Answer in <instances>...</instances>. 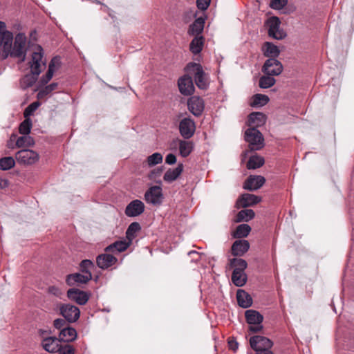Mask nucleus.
Segmentation results:
<instances>
[{"mask_svg":"<svg viewBox=\"0 0 354 354\" xmlns=\"http://www.w3.org/2000/svg\"><path fill=\"white\" fill-rule=\"evenodd\" d=\"M185 70L188 73L194 75L195 83L199 88H207L208 86L207 77L200 64L190 62L187 65Z\"/></svg>","mask_w":354,"mask_h":354,"instance_id":"1","label":"nucleus"},{"mask_svg":"<svg viewBox=\"0 0 354 354\" xmlns=\"http://www.w3.org/2000/svg\"><path fill=\"white\" fill-rule=\"evenodd\" d=\"M250 344L251 348L256 351V354H274L270 348L272 342L263 336L254 335L250 337Z\"/></svg>","mask_w":354,"mask_h":354,"instance_id":"2","label":"nucleus"},{"mask_svg":"<svg viewBox=\"0 0 354 354\" xmlns=\"http://www.w3.org/2000/svg\"><path fill=\"white\" fill-rule=\"evenodd\" d=\"M245 140L249 144L250 149L259 150L264 146L262 133L256 128H249L245 132Z\"/></svg>","mask_w":354,"mask_h":354,"instance_id":"3","label":"nucleus"},{"mask_svg":"<svg viewBox=\"0 0 354 354\" xmlns=\"http://www.w3.org/2000/svg\"><path fill=\"white\" fill-rule=\"evenodd\" d=\"M26 36L24 34L19 33L15 37L13 48H11L10 50L7 51V53H10L11 57L19 58L21 62H24L26 57Z\"/></svg>","mask_w":354,"mask_h":354,"instance_id":"4","label":"nucleus"},{"mask_svg":"<svg viewBox=\"0 0 354 354\" xmlns=\"http://www.w3.org/2000/svg\"><path fill=\"white\" fill-rule=\"evenodd\" d=\"M247 323L250 325L249 331L255 333L261 331L263 328L261 323L263 316L257 310H248L245 313Z\"/></svg>","mask_w":354,"mask_h":354,"instance_id":"5","label":"nucleus"},{"mask_svg":"<svg viewBox=\"0 0 354 354\" xmlns=\"http://www.w3.org/2000/svg\"><path fill=\"white\" fill-rule=\"evenodd\" d=\"M281 21L277 17H271L266 21L268 27V34L269 37L275 39H282L286 37V33L280 30Z\"/></svg>","mask_w":354,"mask_h":354,"instance_id":"6","label":"nucleus"},{"mask_svg":"<svg viewBox=\"0 0 354 354\" xmlns=\"http://www.w3.org/2000/svg\"><path fill=\"white\" fill-rule=\"evenodd\" d=\"M15 158L19 164L29 165L37 162L39 156L33 150L21 149L16 153Z\"/></svg>","mask_w":354,"mask_h":354,"instance_id":"7","label":"nucleus"},{"mask_svg":"<svg viewBox=\"0 0 354 354\" xmlns=\"http://www.w3.org/2000/svg\"><path fill=\"white\" fill-rule=\"evenodd\" d=\"M42 57H43L42 48L40 46H38L37 48V50L32 53V60L30 62L31 73L35 77H34V80H32V82L28 84V86L32 85V83L35 81V80L37 79V77L41 73L40 68H41Z\"/></svg>","mask_w":354,"mask_h":354,"instance_id":"8","label":"nucleus"},{"mask_svg":"<svg viewBox=\"0 0 354 354\" xmlns=\"http://www.w3.org/2000/svg\"><path fill=\"white\" fill-rule=\"evenodd\" d=\"M282 71V64L274 58L268 59L262 67V72L268 75H279Z\"/></svg>","mask_w":354,"mask_h":354,"instance_id":"9","label":"nucleus"},{"mask_svg":"<svg viewBox=\"0 0 354 354\" xmlns=\"http://www.w3.org/2000/svg\"><path fill=\"white\" fill-rule=\"evenodd\" d=\"M196 131V124L194 121L190 118H183L179 123V131L184 139L192 138Z\"/></svg>","mask_w":354,"mask_h":354,"instance_id":"10","label":"nucleus"},{"mask_svg":"<svg viewBox=\"0 0 354 354\" xmlns=\"http://www.w3.org/2000/svg\"><path fill=\"white\" fill-rule=\"evenodd\" d=\"M60 313L68 322H76L80 315V309L71 304H62L59 308Z\"/></svg>","mask_w":354,"mask_h":354,"instance_id":"11","label":"nucleus"},{"mask_svg":"<svg viewBox=\"0 0 354 354\" xmlns=\"http://www.w3.org/2000/svg\"><path fill=\"white\" fill-rule=\"evenodd\" d=\"M187 107L189 111L195 116L201 115L204 111L205 102L203 98L194 95L187 100Z\"/></svg>","mask_w":354,"mask_h":354,"instance_id":"12","label":"nucleus"},{"mask_svg":"<svg viewBox=\"0 0 354 354\" xmlns=\"http://www.w3.org/2000/svg\"><path fill=\"white\" fill-rule=\"evenodd\" d=\"M13 40L12 33L6 30V24L0 21V46H3V50L7 53L12 47Z\"/></svg>","mask_w":354,"mask_h":354,"instance_id":"13","label":"nucleus"},{"mask_svg":"<svg viewBox=\"0 0 354 354\" xmlns=\"http://www.w3.org/2000/svg\"><path fill=\"white\" fill-rule=\"evenodd\" d=\"M68 297L79 305H84L89 299L90 295L85 291L77 288H71L67 291Z\"/></svg>","mask_w":354,"mask_h":354,"instance_id":"14","label":"nucleus"},{"mask_svg":"<svg viewBox=\"0 0 354 354\" xmlns=\"http://www.w3.org/2000/svg\"><path fill=\"white\" fill-rule=\"evenodd\" d=\"M145 210L144 203L138 199L132 201L125 208V214L129 217H135L140 215Z\"/></svg>","mask_w":354,"mask_h":354,"instance_id":"15","label":"nucleus"},{"mask_svg":"<svg viewBox=\"0 0 354 354\" xmlns=\"http://www.w3.org/2000/svg\"><path fill=\"white\" fill-rule=\"evenodd\" d=\"M180 92L184 95H190L194 92V86L192 77L184 75L178 80Z\"/></svg>","mask_w":354,"mask_h":354,"instance_id":"16","label":"nucleus"},{"mask_svg":"<svg viewBox=\"0 0 354 354\" xmlns=\"http://www.w3.org/2000/svg\"><path fill=\"white\" fill-rule=\"evenodd\" d=\"M92 279V274H70L66 276V283L69 286L87 283Z\"/></svg>","mask_w":354,"mask_h":354,"instance_id":"17","label":"nucleus"},{"mask_svg":"<svg viewBox=\"0 0 354 354\" xmlns=\"http://www.w3.org/2000/svg\"><path fill=\"white\" fill-rule=\"evenodd\" d=\"M110 252L99 254L96 258L97 266L102 269L106 270L113 266L118 261V259Z\"/></svg>","mask_w":354,"mask_h":354,"instance_id":"18","label":"nucleus"},{"mask_svg":"<svg viewBox=\"0 0 354 354\" xmlns=\"http://www.w3.org/2000/svg\"><path fill=\"white\" fill-rule=\"evenodd\" d=\"M162 196V189L159 186H153L149 188L145 194L146 201L151 204H159L161 203Z\"/></svg>","mask_w":354,"mask_h":354,"instance_id":"19","label":"nucleus"},{"mask_svg":"<svg viewBox=\"0 0 354 354\" xmlns=\"http://www.w3.org/2000/svg\"><path fill=\"white\" fill-rule=\"evenodd\" d=\"M62 340L55 337H48L43 339L41 346L43 348L50 353H58Z\"/></svg>","mask_w":354,"mask_h":354,"instance_id":"20","label":"nucleus"},{"mask_svg":"<svg viewBox=\"0 0 354 354\" xmlns=\"http://www.w3.org/2000/svg\"><path fill=\"white\" fill-rule=\"evenodd\" d=\"M266 179L261 176H250L244 183L243 188L250 191H254L261 187Z\"/></svg>","mask_w":354,"mask_h":354,"instance_id":"21","label":"nucleus"},{"mask_svg":"<svg viewBox=\"0 0 354 354\" xmlns=\"http://www.w3.org/2000/svg\"><path fill=\"white\" fill-rule=\"evenodd\" d=\"M261 198L251 194H243L237 200L236 205L239 207H247L259 203Z\"/></svg>","mask_w":354,"mask_h":354,"instance_id":"22","label":"nucleus"},{"mask_svg":"<svg viewBox=\"0 0 354 354\" xmlns=\"http://www.w3.org/2000/svg\"><path fill=\"white\" fill-rule=\"evenodd\" d=\"M250 248L249 242L246 240H237L232 245V254L235 257L243 256Z\"/></svg>","mask_w":354,"mask_h":354,"instance_id":"23","label":"nucleus"},{"mask_svg":"<svg viewBox=\"0 0 354 354\" xmlns=\"http://www.w3.org/2000/svg\"><path fill=\"white\" fill-rule=\"evenodd\" d=\"M266 115L260 112H253L248 116V123L250 128H256L263 126L266 122Z\"/></svg>","mask_w":354,"mask_h":354,"instance_id":"24","label":"nucleus"},{"mask_svg":"<svg viewBox=\"0 0 354 354\" xmlns=\"http://www.w3.org/2000/svg\"><path fill=\"white\" fill-rule=\"evenodd\" d=\"M205 25V19L198 17L189 26L187 33L192 36H201V34L203 31Z\"/></svg>","mask_w":354,"mask_h":354,"instance_id":"25","label":"nucleus"},{"mask_svg":"<svg viewBox=\"0 0 354 354\" xmlns=\"http://www.w3.org/2000/svg\"><path fill=\"white\" fill-rule=\"evenodd\" d=\"M262 51L264 56L269 58L276 59L280 54L279 48L271 42L266 41L262 46Z\"/></svg>","mask_w":354,"mask_h":354,"instance_id":"26","label":"nucleus"},{"mask_svg":"<svg viewBox=\"0 0 354 354\" xmlns=\"http://www.w3.org/2000/svg\"><path fill=\"white\" fill-rule=\"evenodd\" d=\"M131 244L129 241H118L107 246L104 251L106 252L119 253L125 251Z\"/></svg>","mask_w":354,"mask_h":354,"instance_id":"27","label":"nucleus"},{"mask_svg":"<svg viewBox=\"0 0 354 354\" xmlns=\"http://www.w3.org/2000/svg\"><path fill=\"white\" fill-rule=\"evenodd\" d=\"M236 299L239 305L242 308H247L252 304L251 296L243 290H237Z\"/></svg>","mask_w":354,"mask_h":354,"instance_id":"28","label":"nucleus"},{"mask_svg":"<svg viewBox=\"0 0 354 354\" xmlns=\"http://www.w3.org/2000/svg\"><path fill=\"white\" fill-rule=\"evenodd\" d=\"M183 171V163H179L175 169H168L164 176L163 179L165 181L171 183L177 179V178L181 174Z\"/></svg>","mask_w":354,"mask_h":354,"instance_id":"29","label":"nucleus"},{"mask_svg":"<svg viewBox=\"0 0 354 354\" xmlns=\"http://www.w3.org/2000/svg\"><path fill=\"white\" fill-rule=\"evenodd\" d=\"M77 332L71 327H66L61 330L59 337L64 342H70L75 339Z\"/></svg>","mask_w":354,"mask_h":354,"instance_id":"30","label":"nucleus"},{"mask_svg":"<svg viewBox=\"0 0 354 354\" xmlns=\"http://www.w3.org/2000/svg\"><path fill=\"white\" fill-rule=\"evenodd\" d=\"M204 43L205 38L203 36H194L189 44L190 51L194 55L199 54L203 50Z\"/></svg>","mask_w":354,"mask_h":354,"instance_id":"31","label":"nucleus"},{"mask_svg":"<svg viewBox=\"0 0 354 354\" xmlns=\"http://www.w3.org/2000/svg\"><path fill=\"white\" fill-rule=\"evenodd\" d=\"M229 266L231 268H234L233 271L245 272L248 263L243 259L233 258L230 259Z\"/></svg>","mask_w":354,"mask_h":354,"instance_id":"32","label":"nucleus"},{"mask_svg":"<svg viewBox=\"0 0 354 354\" xmlns=\"http://www.w3.org/2000/svg\"><path fill=\"white\" fill-rule=\"evenodd\" d=\"M247 274L245 272L233 271L232 281L237 287L243 286L247 282Z\"/></svg>","mask_w":354,"mask_h":354,"instance_id":"33","label":"nucleus"},{"mask_svg":"<svg viewBox=\"0 0 354 354\" xmlns=\"http://www.w3.org/2000/svg\"><path fill=\"white\" fill-rule=\"evenodd\" d=\"M255 216V213L252 209H245L241 210L236 216L235 221L236 223L245 221L248 222L252 219Z\"/></svg>","mask_w":354,"mask_h":354,"instance_id":"34","label":"nucleus"},{"mask_svg":"<svg viewBox=\"0 0 354 354\" xmlns=\"http://www.w3.org/2000/svg\"><path fill=\"white\" fill-rule=\"evenodd\" d=\"M193 142L187 140H179V152L180 156L185 158L187 157L193 150Z\"/></svg>","mask_w":354,"mask_h":354,"instance_id":"35","label":"nucleus"},{"mask_svg":"<svg viewBox=\"0 0 354 354\" xmlns=\"http://www.w3.org/2000/svg\"><path fill=\"white\" fill-rule=\"evenodd\" d=\"M140 230V225L138 222H133L129 225L126 231V237L131 243H132L133 239L136 237L137 233Z\"/></svg>","mask_w":354,"mask_h":354,"instance_id":"36","label":"nucleus"},{"mask_svg":"<svg viewBox=\"0 0 354 354\" xmlns=\"http://www.w3.org/2000/svg\"><path fill=\"white\" fill-rule=\"evenodd\" d=\"M264 162L263 157L258 155L252 156L247 162V167L248 169H255L263 166Z\"/></svg>","mask_w":354,"mask_h":354,"instance_id":"37","label":"nucleus"},{"mask_svg":"<svg viewBox=\"0 0 354 354\" xmlns=\"http://www.w3.org/2000/svg\"><path fill=\"white\" fill-rule=\"evenodd\" d=\"M251 231V227L248 224H241L238 225L236 230L233 233L234 238H244L246 237Z\"/></svg>","mask_w":354,"mask_h":354,"instance_id":"38","label":"nucleus"},{"mask_svg":"<svg viewBox=\"0 0 354 354\" xmlns=\"http://www.w3.org/2000/svg\"><path fill=\"white\" fill-rule=\"evenodd\" d=\"M34 144V139L28 135H24L23 136L19 137L16 142V145L19 148L31 147L33 146Z\"/></svg>","mask_w":354,"mask_h":354,"instance_id":"39","label":"nucleus"},{"mask_svg":"<svg viewBox=\"0 0 354 354\" xmlns=\"http://www.w3.org/2000/svg\"><path fill=\"white\" fill-rule=\"evenodd\" d=\"M55 71V58L49 64L48 69L44 76L40 80L42 86L46 85L53 77Z\"/></svg>","mask_w":354,"mask_h":354,"instance_id":"40","label":"nucleus"},{"mask_svg":"<svg viewBox=\"0 0 354 354\" xmlns=\"http://www.w3.org/2000/svg\"><path fill=\"white\" fill-rule=\"evenodd\" d=\"M272 75H266L260 77L259 85L262 88H268L272 86L275 82V79L272 77Z\"/></svg>","mask_w":354,"mask_h":354,"instance_id":"41","label":"nucleus"},{"mask_svg":"<svg viewBox=\"0 0 354 354\" xmlns=\"http://www.w3.org/2000/svg\"><path fill=\"white\" fill-rule=\"evenodd\" d=\"M15 159L11 156H7L0 158V169L6 171L15 167Z\"/></svg>","mask_w":354,"mask_h":354,"instance_id":"42","label":"nucleus"},{"mask_svg":"<svg viewBox=\"0 0 354 354\" xmlns=\"http://www.w3.org/2000/svg\"><path fill=\"white\" fill-rule=\"evenodd\" d=\"M58 84L56 82H53L49 85L44 86L42 89H41L37 93V97L39 99H42L45 97L46 95H49L52 91H55L57 88Z\"/></svg>","mask_w":354,"mask_h":354,"instance_id":"43","label":"nucleus"},{"mask_svg":"<svg viewBox=\"0 0 354 354\" xmlns=\"http://www.w3.org/2000/svg\"><path fill=\"white\" fill-rule=\"evenodd\" d=\"M32 127V121L30 118L26 119L20 124L19 131L21 134L28 135L30 132Z\"/></svg>","mask_w":354,"mask_h":354,"instance_id":"44","label":"nucleus"},{"mask_svg":"<svg viewBox=\"0 0 354 354\" xmlns=\"http://www.w3.org/2000/svg\"><path fill=\"white\" fill-rule=\"evenodd\" d=\"M162 161V156L160 153H154L147 158V165L149 167L154 166L157 164L161 163Z\"/></svg>","mask_w":354,"mask_h":354,"instance_id":"45","label":"nucleus"},{"mask_svg":"<svg viewBox=\"0 0 354 354\" xmlns=\"http://www.w3.org/2000/svg\"><path fill=\"white\" fill-rule=\"evenodd\" d=\"M269 102V97L263 94H256L253 96L252 105L263 106Z\"/></svg>","mask_w":354,"mask_h":354,"instance_id":"46","label":"nucleus"},{"mask_svg":"<svg viewBox=\"0 0 354 354\" xmlns=\"http://www.w3.org/2000/svg\"><path fill=\"white\" fill-rule=\"evenodd\" d=\"M80 270L85 274H91V269L94 267L93 261L88 259H85L81 261Z\"/></svg>","mask_w":354,"mask_h":354,"instance_id":"47","label":"nucleus"},{"mask_svg":"<svg viewBox=\"0 0 354 354\" xmlns=\"http://www.w3.org/2000/svg\"><path fill=\"white\" fill-rule=\"evenodd\" d=\"M40 103L39 102H35L28 105L24 110V117L29 118V117L32 115L34 113V112L37 109Z\"/></svg>","mask_w":354,"mask_h":354,"instance_id":"48","label":"nucleus"},{"mask_svg":"<svg viewBox=\"0 0 354 354\" xmlns=\"http://www.w3.org/2000/svg\"><path fill=\"white\" fill-rule=\"evenodd\" d=\"M288 3V0H271L270 6L274 10H281Z\"/></svg>","mask_w":354,"mask_h":354,"instance_id":"49","label":"nucleus"},{"mask_svg":"<svg viewBox=\"0 0 354 354\" xmlns=\"http://www.w3.org/2000/svg\"><path fill=\"white\" fill-rule=\"evenodd\" d=\"M58 353L59 354H75V348L69 344H61Z\"/></svg>","mask_w":354,"mask_h":354,"instance_id":"50","label":"nucleus"},{"mask_svg":"<svg viewBox=\"0 0 354 354\" xmlns=\"http://www.w3.org/2000/svg\"><path fill=\"white\" fill-rule=\"evenodd\" d=\"M211 0H197L196 5L199 10H205L208 8Z\"/></svg>","mask_w":354,"mask_h":354,"instance_id":"51","label":"nucleus"},{"mask_svg":"<svg viewBox=\"0 0 354 354\" xmlns=\"http://www.w3.org/2000/svg\"><path fill=\"white\" fill-rule=\"evenodd\" d=\"M66 324V320L64 319H61V318L56 319L53 323L55 328H56L57 329H61V330L64 328H66L65 327Z\"/></svg>","mask_w":354,"mask_h":354,"instance_id":"52","label":"nucleus"},{"mask_svg":"<svg viewBox=\"0 0 354 354\" xmlns=\"http://www.w3.org/2000/svg\"><path fill=\"white\" fill-rule=\"evenodd\" d=\"M48 292L56 297H60L62 295V290L55 286H52L48 288Z\"/></svg>","mask_w":354,"mask_h":354,"instance_id":"53","label":"nucleus"},{"mask_svg":"<svg viewBox=\"0 0 354 354\" xmlns=\"http://www.w3.org/2000/svg\"><path fill=\"white\" fill-rule=\"evenodd\" d=\"M162 169H155L150 171V173L148 174V177L150 180H153L156 176H160L162 173Z\"/></svg>","mask_w":354,"mask_h":354,"instance_id":"54","label":"nucleus"},{"mask_svg":"<svg viewBox=\"0 0 354 354\" xmlns=\"http://www.w3.org/2000/svg\"><path fill=\"white\" fill-rule=\"evenodd\" d=\"M176 162V157L173 153H169L165 158V162L168 165H174Z\"/></svg>","mask_w":354,"mask_h":354,"instance_id":"55","label":"nucleus"},{"mask_svg":"<svg viewBox=\"0 0 354 354\" xmlns=\"http://www.w3.org/2000/svg\"><path fill=\"white\" fill-rule=\"evenodd\" d=\"M228 344H229L230 348L234 351L238 348V343L233 339L229 340Z\"/></svg>","mask_w":354,"mask_h":354,"instance_id":"56","label":"nucleus"},{"mask_svg":"<svg viewBox=\"0 0 354 354\" xmlns=\"http://www.w3.org/2000/svg\"><path fill=\"white\" fill-rule=\"evenodd\" d=\"M188 254L191 256L195 261H198L200 259V254L196 251H190Z\"/></svg>","mask_w":354,"mask_h":354,"instance_id":"57","label":"nucleus"},{"mask_svg":"<svg viewBox=\"0 0 354 354\" xmlns=\"http://www.w3.org/2000/svg\"><path fill=\"white\" fill-rule=\"evenodd\" d=\"M8 185V182L6 179L0 178V189L6 188Z\"/></svg>","mask_w":354,"mask_h":354,"instance_id":"58","label":"nucleus"},{"mask_svg":"<svg viewBox=\"0 0 354 354\" xmlns=\"http://www.w3.org/2000/svg\"><path fill=\"white\" fill-rule=\"evenodd\" d=\"M46 333H47V331H46V330H39V334H40L41 335H45Z\"/></svg>","mask_w":354,"mask_h":354,"instance_id":"59","label":"nucleus"},{"mask_svg":"<svg viewBox=\"0 0 354 354\" xmlns=\"http://www.w3.org/2000/svg\"><path fill=\"white\" fill-rule=\"evenodd\" d=\"M29 78V76H26L24 80H26V79H28Z\"/></svg>","mask_w":354,"mask_h":354,"instance_id":"60","label":"nucleus"}]
</instances>
